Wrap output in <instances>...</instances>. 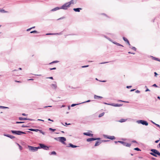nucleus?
<instances>
[{
	"mask_svg": "<svg viewBox=\"0 0 160 160\" xmlns=\"http://www.w3.org/2000/svg\"><path fill=\"white\" fill-rule=\"evenodd\" d=\"M150 151L152 152L149 153L151 155L155 157H157V156H158L160 157V152L157 150L152 149H151Z\"/></svg>",
	"mask_w": 160,
	"mask_h": 160,
	"instance_id": "nucleus-1",
	"label": "nucleus"
},
{
	"mask_svg": "<svg viewBox=\"0 0 160 160\" xmlns=\"http://www.w3.org/2000/svg\"><path fill=\"white\" fill-rule=\"evenodd\" d=\"M11 131L13 134L17 135H21L22 134H26V133L25 132L19 130H11Z\"/></svg>",
	"mask_w": 160,
	"mask_h": 160,
	"instance_id": "nucleus-2",
	"label": "nucleus"
},
{
	"mask_svg": "<svg viewBox=\"0 0 160 160\" xmlns=\"http://www.w3.org/2000/svg\"><path fill=\"white\" fill-rule=\"evenodd\" d=\"M39 149L42 148L45 150H48L49 147L42 143H39Z\"/></svg>",
	"mask_w": 160,
	"mask_h": 160,
	"instance_id": "nucleus-3",
	"label": "nucleus"
},
{
	"mask_svg": "<svg viewBox=\"0 0 160 160\" xmlns=\"http://www.w3.org/2000/svg\"><path fill=\"white\" fill-rule=\"evenodd\" d=\"M55 139L56 140H58V139H59V141L62 142V143L65 144V141H66V138L64 137H59L58 138H55Z\"/></svg>",
	"mask_w": 160,
	"mask_h": 160,
	"instance_id": "nucleus-4",
	"label": "nucleus"
},
{
	"mask_svg": "<svg viewBox=\"0 0 160 160\" xmlns=\"http://www.w3.org/2000/svg\"><path fill=\"white\" fill-rule=\"evenodd\" d=\"M137 122L138 124H141L143 125H144L147 126L148 125V122L144 120H138L137 121Z\"/></svg>",
	"mask_w": 160,
	"mask_h": 160,
	"instance_id": "nucleus-5",
	"label": "nucleus"
},
{
	"mask_svg": "<svg viewBox=\"0 0 160 160\" xmlns=\"http://www.w3.org/2000/svg\"><path fill=\"white\" fill-rule=\"evenodd\" d=\"M28 148L29 150L33 152L37 151L38 149H39L38 147H34L30 146H28Z\"/></svg>",
	"mask_w": 160,
	"mask_h": 160,
	"instance_id": "nucleus-6",
	"label": "nucleus"
},
{
	"mask_svg": "<svg viewBox=\"0 0 160 160\" xmlns=\"http://www.w3.org/2000/svg\"><path fill=\"white\" fill-rule=\"evenodd\" d=\"M70 7L68 2L64 4L62 7H60L61 9L67 10L68 8Z\"/></svg>",
	"mask_w": 160,
	"mask_h": 160,
	"instance_id": "nucleus-7",
	"label": "nucleus"
},
{
	"mask_svg": "<svg viewBox=\"0 0 160 160\" xmlns=\"http://www.w3.org/2000/svg\"><path fill=\"white\" fill-rule=\"evenodd\" d=\"M104 104H105L110 105L112 106L116 107H121V106H122L123 105V104H118V103L115 104V103H111V104H109V103L108 104V103H107L105 102H104Z\"/></svg>",
	"mask_w": 160,
	"mask_h": 160,
	"instance_id": "nucleus-8",
	"label": "nucleus"
},
{
	"mask_svg": "<svg viewBox=\"0 0 160 160\" xmlns=\"http://www.w3.org/2000/svg\"><path fill=\"white\" fill-rule=\"evenodd\" d=\"M118 142L122 144L123 146L130 147L131 146V144L127 143L125 142L121 141H118Z\"/></svg>",
	"mask_w": 160,
	"mask_h": 160,
	"instance_id": "nucleus-9",
	"label": "nucleus"
},
{
	"mask_svg": "<svg viewBox=\"0 0 160 160\" xmlns=\"http://www.w3.org/2000/svg\"><path fill=\"white\" fill-rule=\"evenodd\" d=\"M19 119L20 120H28L30 121H33L34 120L33 119H31L29 118H22L21 117H20L19 118Z\"/></svg>",
	"mask_w": 160,
	"mask_h": 160,
	"instance_id": "nucleus-10",
	"label": "nucleus"
},
{
	"mask_svg": "<svg viewBox=\"0 0 160 160\" xmlns=\"http://www.w3.org/2000/svg\"><path fill=\"white\" fill-rule=\"evenodd\" d=\"M83 134L90 137H92L93 136V134L90 133L88 132H84L83 133Z\"/></svg>",
	"mask_w": 160,
	"mask_h": 160,
	"instance_id": "nucleus-11",
	"label": "nucleus"
},
{
	"mask_svg": "<svg viewBox=\"0 0 160 160\" xmlns=\"http://www.w3.org/2000/svg\"><path fill=\"white\" fill-rule=\"evenodd\" d=\"M102 142L101 141V140L97 141L96 142L94 146H98L100 144H101L102 143Z\"/></svg>",
	"mask_w": 160,
	"mask_h": 160,
	"instance_id": "nucleus-12",
	"label": "nucleus"
},
{
	"mask_svg": "<svg viewBox=\"0 0 160 160\" xmlns=\"http://www.w3.org/2000/svg\"><path fill=\"white\" fill-rule=\"evenodd\" d=\"M69 145L68 147H71L72 148H75L78 147V146L73 145L71 143H69Z\"/></svg>",
	"mask_w": 160,
	"mask_h": 160,
	"instance_id": "nucleus-13",
	"label": "nucleus"
},
{
	"mask_svg": "<svg viewBox=\"0 0 160 160\" xmlns=\"http://www.w3.org/2000/svg\"><path fill=\"white\" fill-rule=\"evenodd\" d=\"M60 7H56L52 9L51 11L52 12H54L56 11H57V10H58L59 9H61Z\"/></svg>",
	"mask_w": 160,
	"mask_h": 160,
	"instance_id": "nucleus-14",
	"label": "nucleus"
},
{
	"mask_svg": "<svg viewBox=\"0 0 160 160\" xmlns=\"http://www.w3.org/2000/svg\"><path fill=\"white\" fill-rule=\"evenodd\" d=\"M82 8H74L73 9V10L76 12H79L80 10Z\"/></svg>",
	"mask_w": 160,
	"mask_h": 160,
	"instance_id": "nucleus-15",
	"label": "nucleus"
},
{
	"mask_svg": "<svg viewBox=\"0 0 160 160\" xmlns=\"http://www.w3.org/2000/svg\"><path fill=\"white\" fill-rule=\"evenodd\" d=\"M28 130L32 131H35L36 132H38L39 131V129H35L32 128H29L28 129Z\"/></svg>",
	"mask_w": 160,
	"mask_h": 160,
	"instance_id": "nucleus-16",
	"label": "nucleus"
},
{
	"mask_svg": "<svg viewBox=\"0 0 160 160\" xmlns=\"http://www.w3.org/2000/svg\"><path fill=\"white\" fill-rule=\"evenodd\" d=\"M102 98V97L101 96H98L96 95H94V98L95 99H99Z\"/></svg>",
	"mask_w": 160,
	"mask_h": 160,
	"instance_id": "nucleus-17",
	"label": "nucleus"
},
{
	"mask_svg": "<svg viewBox=\"0 0 160 160\" xmlns=\"http://www.w3.org/2000/svg\"><path fill=\"white\" fill-rule=\"evenodd\" d=\"M107 138L111 140H113L115 139V137L114 136H108V137H107Z\"/></svg>",
	"mask_w": 160,
	"mask_h": 160,
	"instance_id": "nucleus-18",
	"label": "nucleus"
},
{
	"mask_svg": "<svg viewBox=\"0 0 160 160\" xmlns=\"http://www.w3.org/2000/svg\"><path fill=\"white\" fill-rule=\"evenodd\" d=\"M93 141H94V138H88L87 139V141L88 142H89Z\"/></svg>",
	"mask_w": 160,
	"mask_h": 160,
	"instance_id": "nucleus-19",
	"label": "nucleus"
},
{
	"mask_svg": "<svg viewBox=\"0 0 160 160\" xmlns=\"http://www.w3.org/2000/svg\"><path fill=\"white\" fill-rule=\"evenodd\" d=\"M61 34V33H48L46 34V35H60Z\"/></svg>",
	"mask_w": 160,
	"mask_h": 160,
	"instance_id": "nucleus-20",
	"label": "nucleus"
},
{
	"mask_svg": "<svg viewBox=\"0 0 160 160\" xmlns=\"http://www.w3.org/2000/svg\"><path fill=\"white\" fill-rule=\"evenodd\" d=\"M127 120V119L122 118L120 120L118 121L120 122H126Z\"/></svg>",
	"mask_w": 160,
	"mask_h": 160,
	"instance_id": "nucleus-21",
	"label": "nucleus"
},
{
	"mask_svg": "<svg viewBox=\"0 0 160 160\" xmlns=\"http://www.w3.org/2000/svg\"><path fill=\"white\" fill-rule=\"evenodd\" d=\"M123 39L125 42H126L127 43V44L129 43V41L128 40V39H127L125 37H123Z\"/></svg>",
	"mask_w": 160,
	"mask_h": 160,
	"instance_id": "nucleus-22",
	"label": "nucleus"
},
{
	"mask_svg": "<svg viewBox=\"0 0 160 160\" xmlns=\"http://www.w3.org/2000/svg\"><path fill=\"white\" fill-rule=\"evenodd\" d=\"M113 42V43L114 44H116V45H117V46H122V47H123V45H121L119 43H118L117 42Z\"/></svg>",
	"mask_w": 160,
	"mask_h": 160,
	"instance_id": "nucleus-23",
	"label": "nucleus"
},
{
	"mask_svg": "<svg viewBox=\"0 0 160 160\" xmlns=\"http://www.w3.org/2000/svg\"><path fill=\"white\" fill-rule=\"evenodd\" d=\"M49 154L50 155H56L57 153H56V152L55 151H52V152H51L50 153H49Z\"/></svg>",
	"mask_w": 160,
	"mask_h": 160,
	"instance_id": "nucleus-24",
	"label": "nucleus"
},
{
	"mask_svg": "<svg viewBox=\"0 0 160 160\" xmlns=\"http://www.w3.org/2000/svg\"><path fill=\"white\" fill-rule=\"evenodd\" d=\"M0 12H3V13H7L8 12L7 11H5L4 10L2 9H0Z\"/></svg>",
	"mask_w": 160,
	"mask_h": 160,
	"instance_id": "nucleus-25",
	"label": "nucleus"
},
{
	"mask_svg": "<svg viewBox=\"0 0 160 160\" xmlns=\"http://www.w3.org/2000/svg\"><path fill=\"white\" fill-rule=\"evenodd\" d=\"M68 2V4H69V5L70 6V5L71 4H74L73 0H72L70 2Z\"/></svg>",
	"mask_w": 160,
	"mask_h": 160,
	"instance_id": "nucleus-26",
	"label": "nucleus"
},
{
	"mask_svg": "<svg viewBox=\"0 0 160 160\" xmlns=\"http://www.w3.org/2000/svg\"><path fill=\"white\" fill-rule=\"evenodd\" d=\"M51 87L54 88L56 89L57 88V86L56 84H52L51 85Z\"/></svg>",
	"mask_w": 160,
	"mask_h": 160,
	"instance_id": "nucleus-27",
	"label": "nucleus"
},
{
	"mask_svg": "<svg viewBox=\"0 0 160 160\" xmlns=\"http://www.w3.org/2000/svg\"><path fill=\"white\" fill-rule=\"evenodd\" d=\"M8 137L9 138L11 139H13L15 138V137H14V136L11 135H10L9 134L8 135Z\"/></svg>",
	"mask_w": 160,
	"mask_h": 160,
	"instance_id": "nucleus-28",
	"label": "nucleus"
},
{
	"mask_svg": "<svg viewBox=\"0 0 160 160\" xmlns=\"http://www.w3.org/2000/svg\"><path fill=\"white\" fill-rule=\"evenodd\" d=\"M129 48H131L133 50L136 51V48L134 47H132V46L129 47Z\"/></svg>",
	"mask_w": 160,
	"mask_h": 160,
	"instance_id": "nucleus-29",
	"label": "nucleus"
},
{
	"mask_svg": "<svg viewBox=\"0 0 160 160\" xmlns=\"http://www.w3.org/2000/svg\"><path fill=\"white\" fill-rule=\"evenodd\" d=\"M104 112H103L102 113H100L99 115V116H98V117H99V118H100L102 116H103L104 114Z\"/></svg>",
	"mask_w": 160,
	"mask_h": 160,
	"instance_id": "nucleus-30",
	"label": "nucleus"
},
{
	"mask_svg": "<svg viewBox=\"0 0 160 160\" xmlns=\"http://www.w3.org/2000/svg\"><path fill=\"white\" fill-rule=\"evenodd\" d=\"M58 62V61H53L52 62H51L49 64L50 65H51V64H52L53 63H55Z\"/></svg>",
	"mask_w": 160,
	"mask_h": 160,
	"instance_id": "nucleus-31",
	"label": "nucleus"
},
{
	"mask_svg": "<svg viewBox=\"0 0 160 160\" xmlns=\"http://www.w3.org/2000/svg\"><path fill=\"white\" fill-rule=\"evenodd\" d=\"M49 130L51 131L52 132H53L55 131L56 130L55 129H52L51 128H49Z\"/></svg>",
	"mask_w": 160,
	"mask_h": 160,
	"instance_id": "nucleus-32",
	"label": "nucleus"
},
{
	"mask_svg": "<svg viewBox=\"0 0 160 160\" xmlns=\"http://www.w3.org/2000/svg\"><path fill=\"white\" fill-rule=\"evenodd\" d=\"M30 33H38V32L36 31V30H34L33 31H31Z\"/></svg>",
	"mask_w": 160,
	"mask_h": 160,
	"instance_id": "nucleus-33",
	"label": "nucleus"
},
{
	"mask_svg": "<svg viewBox=\"0 0 160 160\" xmlns=\"http://www.w3.org/2000/svg\"><path fill=\"white\" fill-rule=\"evenodd\" d=\"M17 144L19 146L20 149V150H22V147L18 143H17Z\"/></svg>",
	"mask_w": 160,
	"mask_h": 160,
	"instance_id": "nucleus-34",
	"label": "nucleus"
},
{
	"mask_svg": "<svg viewBox=\"0 0 160 160\" xmlns=\"http://www.w3.org/2000/svg\"><path fill=\"white\" fill-rule=\"evenodd\" d=\"M152 58L153 59L155 60L158 61H159V59H158V58H155V57H152Z\"/></svg>",
	"mask_w": 160,
	"mask_h": 160,
	"instance_id": "nucleus-35",
	"label": "nucleus"
},
{
	"mask_svg": "<svg viewBox=\"0 0 160 160\" xmlns=\"http://www.w3.org/2000/svg\"><path fill=\"white\" fill-rule=\"evenodd\" d=\"M134 149L135 150L138 151H141V150L138 148H136Z\"/></svg>",
	"mask_w": 160,
	"mask_h": 160,
	"instance_id": "nucleus-36",
	"label": "nucleus"
},
{
	"mask_svg": "<svg viewBox=\"0 0 160 160\" xmlns=\"http://www.w3.org/2000/svg\"><path fill=\"white\" fill-rule=\"evenodd\" d=\"M39 131L40 132V133H42V134L44 135L45 134V133L43 132L42 130H39Z\"/></svg>",
	"mask_w": 160,
	"mask_h": 160,
	"instance_id": "nucleus-37",
	"label": "nucleus"
},
{
	"mask_svg": "<svg viewBox=\"0 0 160 160\" xmlns=\"http://www.w3.org/2000/svg\"><path fill=\"white\" fill-rule=\"evenodd\" d=\"M39 131L40 132V133H42V134L44 135L45 134V133L43 132L42 130H39Z\"/></svg>",
	"mask_w": 160,
	"mask_h": 160,
	"instance_id": "nucleus-38",
	"label": "nucleus"
},
{
	"mask_svg": "<svg viewBox=\"0 0 160 160\" xmlns=\"http://www.w3.org/2000/svg\"><path fill=\"white\" fill-rule=\"evenodd\" d=\"M0 108H8L7 107L0 106Z\"/></svg>",
	"mask_w": 160,
	"mask_h": 160,
	"instance_id": "nucleus-39",
	"label": "nucleus"
},
{
	"mask_svg": "<svg viewBox=\"0 0 160 160\" xmlns=\"http://www.w3.org/2000/svg\"><path fill=\"white\" fill-rule=\"evenodd\" d=\"M24 123V122H16V123L19 124V123Z\"/></svg>",
	"mask_w": 160,
	"mask_h": 160,
	"instance_id": "nucleus-40",
	"label": "nucleus"
},
{
	"mask_svg": "<svg viewBox=\"0 0 160 160\" xmlns=\"http://www.w3.org/2000/svg\"><path fill=\"white\" fill-rule=\"evenodd\" d=\"M79 104H72L71 105V106L72 107H74L77 105Z\"/></svg>",
	"mask_w": 160,
	"mask_h": 160,
	"instance_id": "nucleus-41",
	"label": "nucleus"
},
{
	"mask_svg": "<svg viewBox=\"0 0 160 160\" xmlns=\"http://www.w3.org/2000/svg\"><path fill=\"white\" fill-rule=\"evenodd\" d=\"M113 61H111L109 62H113ZM108 62H105L101 63H100V64H104V63H107Z\"/></svg>",
	"mask_w": 160,
	"mask_h": 160,
	"instance_id": "nucleus-42",
	"label": "nucleus"
},
{
	"mask_svg": "<svg viewBox=\"0 0 160 160\" xmlns=\"http://www.w3.org/2000/svg\"><path fill=\"white\" fill-rule=\"evenodd\" d=\"M99 140V141L100 140V138H94V140Z\"/></svg>",
	"mask_w": 160,
	"mask_h": 160,
	"instance_id": "nucleus-43",
	"label": "nucleus"
},
{
	"mask_svg": "<svg viewBox=\"0 0 160 160\" xmlns=\"http://www.w3.org/2000/svg\"><path fill=\"white\" fill-rule=\"evenodd\" d=\"M90 100H88L86 101H85V102H82L81 103H86V102H90Z\"/></svg>",
	"mask_w": 160,
	"mask_h": 160,
	"instance_id": "nucleus-44",
	"label": "nucleus"
},
{
	"mask_svg": "<svg viewBox=\"0 0 160 160\" xmlns=\"http://www.w3.org/2000/svg\"><path fill=\"white\" fill-rule=\"evenodd\" d=\"M88 66H89L88 65H86V66H82V68H84L88 67Z\"/></svg>",
	"mask_w": 160,
	"mask_h": 160,
	"instance_id": "nucleus-45",
	"label": "nucleus"
},
{
	"mask_svg": "<svg viewBox=\"0 0 160 160\" xmlns=\"http://www.w3.org/2000/svg\"><path fill=\"white\" fill-rule=\"evenodd\" d=\"M50 69V70H55L56 69V68H50L49 69Z\"/></svg>",
	"mask_w": 160,
	"mask_h": 160,
	"instance_id": "nucleus-46",
	"label": "nucleus"
},
{
	"mask_svg": "<svg viewBox=\"0 0 160 160\" xmlns=\"http://www.w3.org/2000/svg\"><path fill=\"white\" fill-rule=\"evenodd\" d=\"M118 102H125L123 101H122V100H118Z\"/></svg>",
	"mask_w": 160,
	"mask_h": 160,
	"instance_id": "nucleus-47",
	"label": "nucleus"
},
{
	"mask_svg": "<svg viewBox=\"0 0 160 160\" xmlns=\"http://www.w3.org/2000/svg\"><path fill=\"white\" fill-rule=\"evenodd\" d=\"M104 37H105V38H107V39H108V40H109V41H111V39L110 38H108V37H107V36H104Z\"/></svg>",
	"mask_w": 160,
	"mask_h": 160,
	"instance_id": "nucleus-48",
	"label": "nucleus"
},
{
	"mask_svg": "<svg viewBox=\"0 0 160 160\" xmlns=\"http://www.w3.org/2000/svg\"><path fill=\"white\" fill-rule=\"evenodd\" d=\"M152 86L155 87H158L157 85L156 84H153V85H152Z\"/></svg>",
	"mask_w": 160,
	"mask_h": 160,
	"instance_id": "nucleus-49",
	"label": "nucleus"
},
{
	"mask_svg": "<svg viewBox=\"0 0 160 160\" xmlns=\"http://www.w3.org/2000/svg\"><path fill=\"white\" fill-rule=\"evenodd\" d=\"M132 87V86H127L126 88H130Z\"/></svg>",
	"mask_w": 160,
	"mask_h": 160,
	"instance_id": "nucleus-50",
	"label": "nucleus"
},
{
	"mask_svg": "<svg viewBox=\"0 0 160 160\" xmlns=\"http://www.w3.org/2000/svg\"><path fill=\"white\" fill-rule=\"evenodd\" d=\"M136 92L137 93H139L140 92V91L138 90H137V91H136Z\"/></svg>",
	"mask_w": 160,
	"mask_h": 160,
	"instance_id": "nucleus-51",
	"label": "nucleus"
},
{
	"mask_svg": "<svg viewBox=\"0 0 160 160\" xmlns=\"http://www.w3.org/2000/svg\"><path fill=\"white\" fill-rule=\"evenodd\" d=\"M154 73L155 76L156 77L158 75L157 73V72H154Z\"/></svg>",
	"mask_w": 160,
	"mask_h": 160,
	"instance_id": "nucleus-52",
	"label": "nucleus"
},
{
	"mask_svg": "<svg viewBox=\"0 0 160 160\" xmlns=\"http://www.w3.org/2000/svg\"><path fill=\"white\" fill-rule=\"evenodd\" d=\"M132 142L133 143H137V142L135 140H133L132 141Z\"/></svg>",
	"mask_w": 160,
	"mask_h": 160,
	"instance_id": "nucleus-53",
	"label": "nucleus"
},
{
	"mask_svg": "<svg viewBox=\"0 0 160 160\" xmlns=\"http://www.w3.org/2000/svg\"><path fill=\"white\" fill-rule=\"evenodd\" d=\"M150 91V90L148 89V88H147L146 90H145V92H148V91Z\"/></svg>",
	"mask_w": 160,
	"mask_h": 160,
	"instance_id": "nucleus-54",
	"label": "nucleus"
},
{
	"mask_svg": "<svg viewBox=\"0 0 160 160\" xmlns=\"http://www.w3.org/2000/svg\"><path fill=\"white\" fill-rule=\"evenodd\" d=\"M159 140H158L155 141V143H158L159 142Z\"/></svg>",
	"mask_w": 160,
	"mask_h": 160,
	"instance_id": "nucleus-55",
	"label": "nucleus"
},
{
	"mask_svg": "<svg viewBox=\"0 0 160 160\" xmlns=\"http://www.w3.org/2000/svg\"><path fill=\"white\" fill-rule=\"evenodd\" d=\"M156 126L157 127L159 128H160V125H159V124H156Z\"/></svg>",
	"mask_w": 160,
	"mask_h": 160,
	"instance_id": "nucleus-56",
	"label": "nucleus"
},
{
	"mask_svg": "<svg viewBox=\"0 0 160 160\" xmlns=\"http://www.w3.org/2000/svg\"><path fill=\"white\" fill-rule=\"evenodd\" d=\"M8 135H9V134H4V136H5L7 137H8Z\"/></svg>",
	"mask_w": 160,
	"mask_h": 160,
	"instance_id": "nucleus-57",
	"label": "nucleus"
},
{
	"mask_svg": "<svg viewBox=\"0 0 160 160\" xmlns=\"http://www.w3.org/2000/svg\"><path fill=\"white\" fill-rule=\"evenodd\" d=\"M52 107V106H45V107H44V108H47V107Z\"/></svg>",
	"mask_w": 160,
	"mask_h": 160,
	"instance_id": "nucleus-58",
	"label": "nucleus"
},
{
	"mask_svg": "<svg viewBox=\"0 0 160 160\" xmlns=\"http://www.w3.org/2000/svg\"><path fill=\"white\" fill-rule=\"evenodd\" d=\"M31 29H32L31 28H28V29H27V31H30Z\"/></svg>",
	"mask_w": 160,
	"mask_h": 160,
	"instance_id": "nucleus-59",
	"label": "nucleus"
},
{
	"mask_svg": "<svg viewBox=\"0 0 160 160\" xmlns=\"http://www.w3.org/2000/svg\"><path fill=\"white\" fill-rule=\"evenodd\" d=\"M109 136L107 135H104V138H107V137H108Z\"/></svg>",
	"mask_w": 160,
	"mask_h": 160,
	"instance_id": "nucleus-60",
	"label": "nucleus"
},
{
	"mask_svg": "<svg viewBox=\"0 0 160 160\" xmlns=\"http://www.w3.org/2000/svg\"><path fill=\"white\" fill-rule=\"evenodd\" d=\"M22 128H25L26 127V125H22Z\"/></svg>",
	"mask_w": 160,
	"mask_h": 160,
	"instance_id": "nucleus-61",
	"label": "nucleus"
},
{
	"mask_svg": "<svg viewBox=\"0 0 160 160\" xmlns=\"http://www.w3.org/2000/svg\"><path fill=\"white\" fill-rule=\"evenodd\" d=\"M50 78L52 79H53V78L52 77H51L49 78Z\"/></svg>",
	"mask_w": 160,
	"mask_h": 160,
	"instance_id": "nucleus-62",
	"label": "nucleus"
},
{
	"mask_svg": "<svg viewBox=\"0 0 160 160\" xmlns=\"http://www.w3.org/2000/svg\"><path fill=\"white\" fill-rule=\"evenodd\" d=\"M151 159H152V160H154L156 159L155 158H154L152 157V158H151Z\"/></svg>",
	"mask_w": 160,
	"mask_h": 160,
	"instance_id": "nucleus-63",
	"label": "nucleus"
},
{
	"mask_svg": "<svg viewBox=\"0 0 160 160\" xmlns=\"http://www.w3.org/2000/svg\"><path fill=\"white\" fill-rule=\"evenodd\" d=\"M48 121H52V122L53 121V120H51L50 118H48Z\"/></svg>",
	"mask_w": 160,
	"mask_h": 160,
	"instance_id": "nucleus-64",
	"label": "nucleus"
}]
</instances>
